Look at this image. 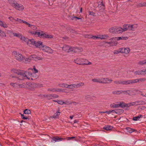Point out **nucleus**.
I'll return each instance as SVG.
<instances>
[{"mask_svg":"<svg viewBox=\"0 0 146 146\" xmlns=\"http://www.w3.org/2000/svg\"><path fill=\"white\" fill-rule=\"evenodd\" d=\"M145 104V102L143 101H139L130 103L127 104L124 103L123 102H117L110 105V107L112 108H118L120 107H130L134 105H138Z\"/></svg>","mask_w":146,"mask_h":146,"instance_id":"nucleus-1","label":"nucleus"},{"mask_svg":"<svg viewBox=\"0 0 146 146\" xmlns=\"http://www.w3.org/2000/svg\"><path fill=\"white\" fill-rule=\"evenodd\" d=\"M33 72V73H30L28 71H24L21 74V75L23 77V79H29L31 78L32 77L36 78V73H38V70L36 69L35 66L33 67V68L30 69ZM31 79H33L32 78H31Z\"/></svg>","mask_w":146,"mask_h":146,"instance_id":"nucleus-2","label":"nucleus"},{"mask_svg":"<svg viewBox=\"0 0 146 146\" xmlns=\"http://www.w3.org/2000/svg\"><path fill=\"white\" fill-rule=\"evenodd\" d=\"M12 55L14 58L19 62L24 61L25 56L20 53L16 51H13L12 53Z\"/></svg>","mask_w":146,"mask_h":146,"instance_id":"nucleus-3","label":"nucleus"},{"mask_svg":"<svg viewBox=\"0 0 146 146\" xmlns=\"http://www.w3.org/2000/svg\"><path fill=\"white\" fill-rule=\"evenodd\" d=\"M43 32L41 31H34L29 30L28 31V34L30 35H35L36 36L42 38Z\"/></svg>","mask_w":146,"mask_h":146,"instance_id":"nucleus-4","label":"nucleus"},{"mask_svg":"<svg viewBox=\"0 0 146 146\" xmlns=\"http://www.w3.org/2000/svg\"><path fill=\"white\" fill-rule=\"evenodd\" d=\"M10 71L11 73L16 74L18 75H20V76L19 77V79L20 80H23L24 79H23V77L21 75V74L23 72H21L20 70L15 68H13L11 69ZM24 72V71H23V72Z\"/></svg>","mask_w":146,"mask_h":146,"instance_id":"nucleus-5","label":"nucleus"},{"mask_svg":"<svg viewBox=\"0 0 146 146\" xmlns=\"http://www.w3.org/2000/svg\"><path fill=\"white\" fill-rule=\"evenodd\" d=\"M126 28L127 29V31H134L138 27V25L137 24H134L133 25L125 24Z\"/></svg>","mask_w":146,"mask_h":146,"instance_id":"nucleus-6","label":"nucleus"},{"mask_svg":"<svg viewBox=\"0 0 146 146\" xmlns=\"http://www.w3.org/2000/svg\"><path fill=\"white\" fill-rule=\"evenodd\" d=\"M121 53L126 57L129 53L130 52V49L128 47H123L121 48Z\"/></svg>","mask_w":146,"mask_h":146,"instance_id":"nucleus-7","label":"nucleus"},{"mask_svg":"<svg viewBox=\"0 0 146 146\" xmlns=\"http://www.w3.org/2000/svg\"><path fill=\"white\" fill-rule=\"evenodd\" d=\"M127 31L125 24L123 25L122 27H117L116 33H121L123 32Z\"/></svg>","mask_w":146,"mask_h":146,"instance_id":"nucleus-8","label":"nucleus"},{"mask_svg":"<svg viewBox=\"0 0 146 146\" xmlns=\"http://www.w3.org/2000/svg\"><path fill=\"white\" fill-rule=\"evenodd\" d=\"M13 7L19 11H22L24 9V7L23 5L21 4L18 3L17 2Z\"/></svg>","mask_w":146,"mask_h":146,"instance_id":"nucleus-9","label":"nucleus"},{"mask_svg":"<svg viewBox=\"0 0 146 146\" xmlns=\"http://www.w3.org/2000/svg\"><path fill=\"white\" fill-rule=\"evenodd\" d=\"M85 61H86L85 59L77 58L74 60V62L79 65H83V62H84Z\"/></svg>","mask_w":146,"mask_h":146,"instance_id":"nucleus-10","label":"nucleus"},{"mask_svg":"<svg viewBox=\"0 0 146 146\" xmlns=\"http://www.w3.org/2000/svg\"><path fill=\"white\" fill-rule=\"evenodd\" d=\"M42 50L48 53H52L53 52V50L50 47L44 45Z\"/></svg>","mask_w":146,"mask_h":146,"instance_id":"nucleus-11","label":"nucleus"},{"mask_svg":"<svg viewBox=\"0 0 146 146\" xmlns=\"http://www.w3.org/2000/svg\"><path fill=\"white\" fill-rule=\"evenodd\" d=\"M44 45L42 44V42L40 41H36L35 43V44L34 47H35L36 48H38L39 49L42 50L43 46Z\"/></svg>","mask_w":146,"mask_h":146,"instance_id":"nucleus-12","label":"nucleus"},{"mask_svg":"<svg viewBox=\"0 0 146 146\" xmlns=\"http://www.w3.org/2000/svg\"><path fill=\"white\" fill-rule=\"evenodd\" d=\"M35 41L33 39H28L27 42V44L30 47H34Z\"/></svg>","mask_w":146,"mask_h":146,"instance_id":"nucleus-13","label":"nucleus"},{"mask_svg":"<svg viewBox=\"0 0 146 146\" xmlns=\"http://www.w3.org/2000/svg\"><path fill=\"white\" fill-rule=\"evenodd\" d=\"M32 60L38 61L41 60H42L43 58L41 56H38L36 55L33 54L31 55Z\"/></svg>","mask_w":146,"mask_h":146,"instance_id":"nucleus-14","label":"nucleus"},{"mask_svg":"<svg viewBox=\"0 0 146 146\" xmlns=\"http://www.w3.org/2000/svg\"><path fill=\"white\" fill-rule=\"evenodd\" d=\"M112 80L111 79H110L108 78H102L101 81L102 83H111L112 81Z\"/></svg>","mask_w":146,"mask_h":146,"instance_id":"nucleus-15","label":"nucleus"},{"mask_svg":"<svg viewBox=\"0 0 146 146\" xmlns=\"http://www.w3.org/2000/svg\"><path fill=\"white\" fill-rule=\"evenodd\" d=\"M128 38L127 36L118 37L113 38H111L110 39V40H127L128 39Z\"/></svg>","mask_w":146,"mask_h":146,"instance_id":"nucleus-16","label":"nucleus"},{"mask_svg":"<svg viewBox=\"0 0 146 146\" xmlns=\"http://www.w3.org/2000/svg\"><path fill=\"white\" fill-rule=\"evenodd\" d=\"M45 97L48 99L50 100L53 98H58V96L56 94H50L46 95Z\"/></svg>","mask_w":146,"mask_h":146,"instance_id":"nucleus-17","label":"nucleus"},{"mask_svg":"<svg viewBox=\"0 0 146 146\" xmlns=\"http://www.w3.org/2000/svg\"><path fill=\"white\" fill-rule=\"evenodd\" d=\"M26 25H27L28 27L32 30H36L37 29V28L36 26L34 25H31L27 22Z\"/></svg>","mask_w":146,"mask_h":146,"instance_id":"nucleus-18","label":"nucleus"},{"mask_svg":"<svg viewBox=\"0 0 146 146\" xmlns=\"http://www.w3.org/2000/svg\"><path fill=\"white\" fill-rule=\"evenodd\" d=\"M70 47L68 45H65L62 47L63 50L67 52H70Z\"/></svg>","mask_w":146,"mask_h":146,"instance_id":"nucleus-19","label":"nucleus"},{"mask_svg":"<svg viewBox=\"0 0 146 146\" xmlns=\"http://www.w3.org/2000/svg\"><path fill=\"white\" fill-rule=\"evenodd\" d=\"M140 91L137 89H131V95H136L139 94Z\"/></svg>","mask_w":146,"mask_h":146,"instance_id":"nucleus-20","label":"nucleus"},{"mask_svg":"<svg viewBox=\"0 0 146 146\" xmlns=\"http://www.w3.org/2000/svg\"><path fill=\"white\" fill-rule=\"evenodd\" d=\"M64 139L62 138L59 137H53L51 141L52 142L60 141H62Z\"/></svg>","mask_w":146,"mask_h":146,"instance_id":"nucleus-21","label":"nucleus"},{"mask_svg":"<svg viewBox=\"0 0 146 146\" xmlns=\"http://www.w3.org/2000/svg\"><path fill=\"white\" fill-rule=\"evenodd\" d=\"M60 110H58L55 113L53 116H52V118H58L59 117V115L60 114Z\"/></svg>","mask_w":146,"mask_h":146,"instance_id":"nucleus-22","label":"nucleus"},{"mask_svg":"<svg viewBox=\"0 0 146 146\" xmlns=\"http://www.w3.org/2000/svg\"><path fill=\"white\" fill-rule=\"evenodd\" d=\"M117 27H114L110 28L109 31L110 33H116Z\"/></svg>","mask_w":146,"mask_h":146,"instance_id":"nucleus-23","label":"nucleus"},{"mask_svg":"<svg viewBox=\"0 0 146 146\" xmlns=\"http://www.w3.org/2000/svg\"><path fill=\"white\" fill-rule=\"evenodd\" d=\"M99 39H105L108 38L109 37V36L107 34L104 35H99Z\"/></svg>","mask_w":146,"mask_h":146,"instance_id":"nucleus-24","label":"nucleus"},{"mask_svg":"<svg viewBox=\"0 0 146 146\" xmlns=\"http://www.w3.org/2000/svg\"><path fill=\"white\" fill-rule=\"evenodd\" d=\"M52 36L51 35H48L43 33L42 38H52Z\"/></svg>","mask_w":146,"mask_h":146,"instance_id":"nucleus-25","label":"nucleus"},{"mask_svg":"<svg viewBox=\"0 0 146 146\" xmlns=\"http://www.w3.org/2000/svg\"><path fill=\"white\" fill-rule=\"evenodd\" d=\"M0 26L4 28H7L8 27L7 25L5 22H3L0 20Z\"/></svg>","mask_w":146,"mask_h":146,"instance_id":"nucleus-26","label":"nucleus"},{"mask_svg":"<svg viewBox=\"0 0 146 146\" xmlns=\"http://www.w3.org/2000/svg\"><path fill=\"white\" fill-rule=\"evenodd\" d=\"M20 38L22 42H25L26 43H27L28 39V38H25L24 36L22 35H21V36Z\"/></svg>","mask_w":146,"mask_h":146,"instance_id":"nucleus-27","label":"nucleus"},{"mask_svg":"<svg viewBox=\"0 0 146 146\" xmlns=\"http://www.w3.org/2000/svg\"><path fill=\"white\" fill-rule=\"evenodd\" d=\"M24 62L25 63H27L28 62H30L31 60H32V57L31 55L29 56L27 58H25V59Z\"/></svg>","mask_w":146,"mask_h":146,"instance_id":"nucleus-28","label":"nucleus"},{"mask_svg":"<svg viewBox=\"0 0 146 146\" xmlns=\"http://www.w3.org/2000/svg\"><path fill=\"white\" fill-rule=\"evenodd\" d=\"M0 36L2 38H5L6 36L5 33L1 29H0Z\"/></svg>","mask_w":146,"mask_h":146,"instance_id":"nucleus-29","label":"nucleus"},{"mask_svg":"<svg viewBox=\"0 0 146 146\" xmlns=\"http://www.w3.org/2000/svg\"><path fill=\"white\" fill-rule=\"evenodd\" d=\"M15 21H16L18 22L19 23H24L25 24H26L27 22L21 20V19H19L18 18H17L16 19H15Z\"/></svg>","mask_w":146,"mask_h":146,"instance_id":"nucleus-30","label":"nucleus"},{"mask_svg":"<svg viewBox=\"0 0 146 146\" xmlns=\"http://www.w3.org/2000/svg\"><path fill=\"white\" fill-rule=\"evenodd\" d=\"M84 85V83L82 82H80L77 84H75V88H79L81 86H83Z\"/></svg>","mask_w":146,"mask_h":146,"instance_id":"nucleus-31","label":"nucleus"},{"mask_svg":"<svg viewBox=\"0 0 146 146\" xmlns=\"http://www.w3.org/2000/svg\"><path fill=\"white\" fill-rule=\"evenodd\" d=\"M125 129L126 130V132L127 133H131L134 131V129L129 127H126L125 128Z\"/></svg>","mask_w":146,"mask_h":146,"instance_id":"nucleus-32","label":"nucleus"},{"mask_svg":"<svg viewBox=\"0 0 146 146\" xmlns=\"http://www.w3.org/2000/svg\"><path fill=\"white\" fill-rule=\"evenodd\" d=\"M75 84H68L67 88L69 89L75 88Z\"/></svg>","mask_w":146,"mask_h":146,"instance_id":"nucleus-33","label":"nucleus"},{"mask_svg":"<svg viewBox=\"0 0 146 146\" xmlns=\"http://www.w3.org/2000/svg\"><path fill=\"white\" fill-rule=\"evenodd\" d=\"M58 86L60 87L67 88L68 84L65 83L59 84Z\"/></svg>","mask_w":146,"mask_h":146,"instance_id":"nucleus-34","label":"nucleus"},{"mask_svg":"<svg viewBox=\"0 0 146 146\" xmlns=\"http://www.w3.org/2000/svg\"><path fill=\"white\" fill-rule=\"evenodd\" d=\"M18 87L19 88H27V86L26 84L23 83L18 85Z\"/></svg>","mask_w":146,"mask_h":146,"instance_id":"nucleus-35","label":"nucleus"},{"mask_svg":"<svg viewBox=\"0 0 146 146\" xmlns=\"http://www.w3.org/2000/svg\"><path fill=\"white\" fill-rule=\"evenodd\" d=\"M113 54H117L119 53H121V48L117 50H115L113 52Z\"/></svg>","mask_w":146,"mask_h":146,"instance_id":"nucleus-36","label":"nucleus"},{"mask_svg":"<svg viewBox=\"0 0 146 146\" xmlns=\"http://www.w3.org/2000/svg\"><path fill=\"white\" fill-rule=\"evenodd\" d=\"M112 93L115 95L121 94V90L114 91L112 92Z\"/></svg>","mask_w":146,"mask_h":146,"instance_id":"nucleus-37","label":"nucleus"},{"mask_svg":"<svg viewBox=\"0 0 146 146\" xmlns=\"http://www.w3.org/2000/svg\"><path fill=\"white\" fill-rule=\"evenodd\" d=\"M8 2L11 4V5L13 7L16 1L14 0H7Z\"/></svg>","mask_w":146,"mask_h":146,"instance_id":"nucleus-38","label":"nucleus"},{"mask_svg":"<svg viewBox=\"0 0 146 146\" xmlns=\"http://www.w3.org/2000/svg\"><path fill=\"white\" fill-rule=\"evenodd\" d=\"M142 115H139L137 116L134 117L133 118V120L134 121H137L141 117Z\"/></svg>","mask_w":146,"mask_h":146,"instance_id":"nucleus-39","label":"nucleus"},{"mask_svg":"<svg viewBox=\"0 0 146 146\" xmlns=\"http://www.w3.org/2000/svg\"><path fill=\"white\" fill-rule=\"evenodd\" d=\"M113 127L110 126H105L104 127V129L106 130H110L112 129Z\"/></svg>","mask_w":146,"mask_h":146,"instance_id":"nucleus-40","label":"nucleus"},{"mask_svg":"<svg viewBox=\"0 0 146 146\" xmlns=\"http://www.w3.org/2000/svg\"><path fill=\"white\" fill-rule=\"evenodd\" d=\"M92 81L94 82H99L102 83L101 78H94L92 80Z\"/></svg>","mask_w":146,"mask_h":146,"instance_id":"nucleus-41","label":"nucleus"},{"mask_svg":"<svg viewBox=\"0 0 146 146\" xmlns=\"http://www.w3.org/2000/svg\"><path fill=\"white\" fill-rule=\"evenodd\" d=\"M10 85L14 88H16L18 87V85L16 82H11L10 83Z\"/></svg>","mask_w":146,"mask_h":146,"instance_id":"nucleus-42","label":"nucleus"},{"mask_svg":"<svg viewBox=\"0 0 146 146\" xmlns=\"http://www.w3.org/2000/svg\"><path fill=\"white\" fill-rule=\"evenodd\" d=\"M70 52H77V47H70Z\"/></svg>","mask_w":146,"mask_h":146,"instance_id":"nucleus-43","label":"nucleus"},{"mask_svg":"<svg viewBox=\"0 0 146 146\" xmlns=\"http://www.w3.org/2000/svg\"><path fill=\"white\" fill-rule=\"evenodd\" d=\"M86 61L83 62V65H91L92 64L91 62H89L87 59H86Z\"/></svg>","mask_w":146,"mask_h":146,"instance_id":"nucleus-44","label":"nucleus"},{"mask_svg":"<svg viewBox=\"0 0 146 146\" xmlns=\"http://www.w3.org/2000/svg\"><path fill=\"white\" fill-rule=\"evenodd\" d=\"M13 34L14 36L17 37L19 38H20L22 35L21 34L19 33H13Z\"/></svg>","mask_w":146,"mask_h":146,"instance_id":"nucleus-45","label":"nucleus"},{"mask_svg":"<svg viewBox=\"0 0 146 146\" xmlns=\"http://www.w3.org/2000/svg\"><path fill=\"white\" fill-rule=\"evenodd\" d=\"M135 74L137 75H143V70H138L136 71L135 72Z\"/></svg>","mask_w":146,"mask_h":146,"instance_id":"nucleus-46","label":"nucleus"},{"mask_svg":"<svg viewBox=\"0 0 146 146\" xmlns=\"http://www.w3.org/2000/svg\"><path fill=\"white\" fill-rule=\"evenodd\" d=\"M54 102H57L60 105H62L63 104H64L65 103L63 101L61 100H57V101H55L54 100H53Z\"/></svg>","mask_w":146,"mask_h":146,"instance_id":"nucleus-47","label":"nucleus"},{"mask_svg":"<svg viewBox=\"0 0 146 146\" xmlns=\"http://www.w3.org/2000/svg\"><path fill=\"white\" fill-rule=\"evenodd\" d=\"M138 64L141 65L146 64V60L139 61Z\"/></svg>","mask_w":146,"mask_h":146,"instance_id":"nucleus-48","label":"nucleus"},{"mask_svg":"<svg viewBox=\"0 0 146 146\" xmlns=\"http://www.w3.org/2000/svg\"><path fill=\"white\" fill-rule=\"evenodd\" d=\"M146 79L145 78H141L138 79V82H142L145 81Z\"/></svg>","mask_w":146,"mask_h":146,"instance_id":"nucleus-49","label":"nucleus"},{"mask_svg":"<svg viewBox=\"0 0 146 146\" xmlns=\"http://www.w3.org/2000/svg\"><path fill=\"white\" fill-rule=\"evenodd\" d=\"M24 113L26 114H28L30 113L31 112L29 110L26 109L24 111Z\"/></svg>","mask_w":146,"mask_h":146,"instance_id":"nucleus-50","label":"nucleus"},{"mask_svg":"<svg viewBox=\"0 0 146 146\" xmlns=\"http://www.w3.org/2000/svg\"><path fill=\"white\" fill-rule=\"evenodd\" d=\"M139 6L140 7H146V2H143L140 3Z\"/></svg>","mask_w":146,"mask_h":146,"instance_id":"nucleus-51","label":"nucleus"},{"mask_svg":"<svg viewBox=\"0 0 146 146\" xmlns=\"http://www.w3.org/2000/svg\"><path fill=\"white\" fill-rule=\"evenodd\" d=\"M114 83L117 84H122V81L121 80H118L115 81L114 82Z\"/></svg>","mask_w":146,"mask_h":146,"instance_id":"nucleus-52","label":"nucleus"},{"mask_svg":"<svg viewBox=\"0 0 146 146\" xmlns=\"http://www.w3.org/2000/svg\"><path fill=\"white\" fill-rule=\"evenodd\" d=\"M132 84H134L138 82V79L132 80Z\"/></svg>","mask_w":146,"mask_h":146,"instance_id":"nucleus-53","label":"nucleus"},{"mask_svg":"<svg viewBox=\"0 0 146 146\" xmlns=\"http://www.w3.org/2000/svg\"><path fill=\"white\" fill-rule=\"evenodd\" d=\"M77 52H81L83 50V49L81 47H77Z\"/></svg>","mask_w":146,"mask_h":146,"instance_id":"nucleus-54","label":"nucleus"},{"mask_svg":"<svg viewBox=\"0 0 146 146\" xmlns=\"http://www.w3.org/2000/svg\"><path fill=\"white\" fill-rule=\"evenodd\" d=\"M55 92H63V91L62 90L60 89V88H57L55 89Z\"/></svg>","mask_w":146,"mask_h":146,"instance_id":"nucleus-55","label":"nucleus"},{"mask_svg":"<svg viewBox=\"0 0 146 146\" xmlns=\"http://www.w3.org/2000/svg\"><path fill=\"white\" fill-rule=\"evenodd\" d=\"M48 91H51L52 92H55V88H49L48 90Z\"/></svg>","mask_w":146,"mask_h":146,"instance_id":"nucleus-56","label":"nucleus"},{"mask_svg":"<svg viewBox=\"0 0 146 146\" xmlns=\"http://www.w3.org/2000/svg\"><path fill=\"white\" fill-rule=\"evenodd\" d=\"M129 95L130 96L131 95V89L127 90V95Z\"/></svg>","mask_w":146,"mask_h":146,"instance_id":"nucleus-57","label":"nucleus"},{"mask_svg":"<svg viewBox=\"0 0 146 146\" xmlns=\"http://www.w3.org/2000/svg\"><path fill=\"white\" fill-rule=\"evenodd\" d=\"M122 84L128 85L127 80L122 81Z\"/></svg>","mask_w":146,"mask_h":146,"instance_id":"nucleus-58","label":"nucleus"},{"mask_svg":"<svg viewBox=\"0 0 146 146\" xmlns=\"http://www.w3.org/2000/svg\"><path fill=\"white\" fill-rule=\"evenodd\" d=\"M121 94L127 95V90H121Z\"/></svg>","mask_w":146,"mask_h":146,"instance_id":"nucleus-59","label":"nucleus"},{"mask_svg":"<svg viewBox=\"0 0 146 146\" xmlns=\"http://www.w3.org/2000/svg\"><path fill=\"white\" fill-rule=\"evenodd\" d=\"M93 39H99V35H98L97 36H93L92 37Z\"/></svg>","mask_w":146,"mask_h":146,"instance_id":"nucleus-60","label":"nucleus"},{"mask_svg":"<svg viewBox=\"0 0 146 146\" xmlns=\"http://www.w3.org/2000/svg\"><path fill=\"white\" fill-rule=\"evenodd\" d=\"M99 113H107L108 114H110V113H111V111H104V112H100Z\"/></svg>","mask_w":146,"mask_h":146,"instance_id":"nucleus-61","label":"nucleus"},{"mask_svg":"<svg viewBox=\"0 0 146 146\" xmlns=\"http://www.w3.org/2000/svg\"><path fill=\"white\" fill-rule=\"evenodd\" d=\"M8 19H9L10 21H11L12 22H13V20H15V19H14L12 17H9L8 18Z\"/></svg>","mask_w":146,"mask_h":146,"instance_id":"nucleus-62","label":"nucleus"},{"mask_svg":"<svg viewBox=\"0 0 146 146\" xmlns=\"http://www.w3.org/2000/svg\"><path fill=\"white\" fill-rule=\"evenodd\" d=\"M20 145L21 146H26V144L24 142H22L21 143Z\"/></svg>","mask_w":146,"mask_h":146,"instance_id":"nucleus-63","label":"nucleus"},{"mask_svg":"<svg viewBox=\"0 0 146 146\" xmlns=\"http://www.w3.org/2000/svg\"><path fill=\"white\" fill-rule=\"evenodd\" d=\"M143 74H146V69H143Z\"/></svg>","mask_w":146,"mask_h":146,"instance_id":"nucleus-64","label":"nucleus"}]
</instances>
